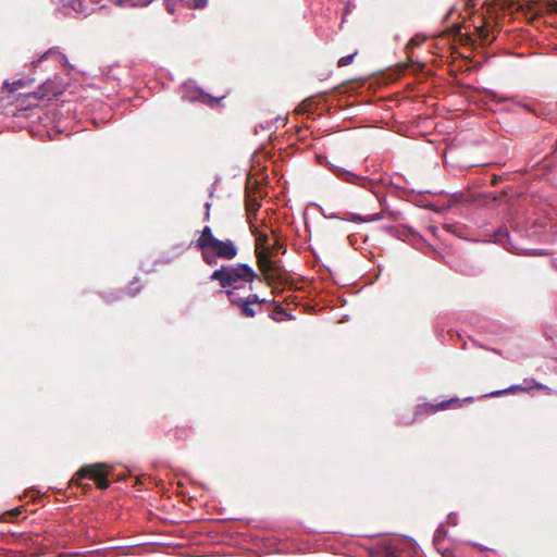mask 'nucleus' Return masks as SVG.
<instances>
[{
  "instance_id": "1",
  "label": "nucleus",
  "mask_w": 557,
  "mask_h": 557,
  "mask_svg": "<svg viewBox=\"0 0 557 557\" xmlns=\"http://www.w3.org/2000/svg\"><path fill=\"white\" fill-rule=\"evenodd\" d=\"M201 251V258L208 265L216 264L218 259L233 260L238 252L232 239L220 240L212 234L210 226H205L195 244Z\"/></svg>"
},
{
  "instance_id": "2",
  "label": "nucleus",
  "mask_w": 557,
  "mask_h": 557,
  "mask_svg": "<svg viewBox=\"0 0 557 557\" xmlns=\"http://www.w3.org/2000/svg\"><path fill=\"white\" fill-rule=\"evenodd\" d=\"M257 277V273L245 263L223 265L210 275V280L218 281L225 292L233 290L234 293L247 284H251Z\"/></svg>"
},
{
  "instance_id": "11",
  "label": "nucleus",
  "mask_w": 557,
  "mask_h": 557,
  "mask_svg": "<svg viewBox=\"0 0 557 557\" xmlns=\"http://www.w3.org/2000/svg\"><path fill=\"white\" fill-rule=\"evenodd\" d=\"M165 1V8L169 13L174 14L177 10V8L183 7L187 8V3H189V0H164Z\"/></svg>"
},
{
  "instance_id": "20",
  "label": "nucleus",
  "mask_w": 557,
  "mask_h": 557,
  "mask_svg": "<svg viewBox=\"0 0 557 557\" xmlns=\"http://www.w3.org/2000/svg\"><path fill=\"white\" fill-rule=\"evenodd\" d=\"M281 248H282V244L277 239H274L273 243L270 242L271 256L274 252L278 251Z\"/></svg>"
},
{
  "instance_id": "19",
  "label": "nucleus",
  "mask_w": 557,
  "mask_h": 557,
  "mask_svg": "<svg viewBox=\"0 0 557 557\" xmlns=\"http://www.w3.org/2000/svg\"><path fill=\"white\" fill-rule=\"evenodd\" d=\"M50 86H51V84H47V83L44 84L42 88L39 91V98H48V99H50L51 97H55L57 96V94H58L57 91H51V92H46L45 91Z\"/></svg>"
},
{
  "instance_id": "18",
  "label": "nucleus",
  "mask_w": 557,
  "mask_h": 557,
  "mask_svg": "<svg viewBox=\"0 0 557 557\" xmlns=\"http://www.w3.org/2000/svg\"><path fill=\"white\" fill-rule=\"evenodd\" d=\"M208 4V0H189L188 9H203Z\"/></svg>"
},
{
  "instance_id": "23",
  "label": "nucleus",
  "mask_w": 557,
  "mask_h": 557,
  "mask_svg": "<svg viewBox=\"0 0 557 557\" xmlns=\"http://www.w3.org/2000/svg\"><path fill=\"white\" fill-rule=\"evenodd\" d=\"M380 219H382V214L377 213V214H374L371 220L372 221H376V220H380Z\"/></svg>"
},
{
  "instance_id": "4",
  "label": "nucleus",
  "mask_w": 557,
  "mask_h": 557,
  "mask_svg": "<svg viewBox=\"0 0 557 557\" xmlns=\"http://www.w3.org/2000/svg\"><path fill=\"white\" fill-rule=\"evenodd\" d=\"M225 294L230 302L238 308L242 315L247 318H253L262 310V305L265 302V299H260L256 294H248L246 297H240L233 290H226Z\"/></svg>"
},
{
  "instance_id": "7",
  "label": "nucleus",
  "mask_w": 557,
  "mask_h": 557,
  "mask_svg": "<svg viewBox=\"0 0 557 557\" xmlns=\"http://www.w3.org/2000/svg\"><path fill=\"white\" fill-rule=\"evenodd\" d=\"M48 60H52L55 62V64H60L62 66H64L67 63L66 57L57 48L49 49L39 59L34 60L32 63L34 67H37L41 62Z\"/></svg>"
},
{
  "instance_id": "14",
  "label": "nucleus",
  "mask_w": 557,
  "mask_h": 557,
  "mask_svg": "<svg viewBox=\"0 0 557 557\" xmlns=\"http://www.w3.org/2000/svg\"><path fill=\"white\" fill-rule=\"evenodd\" d=\"M380 557H399L397 550L392 545H383L380 548Z\"/></svg>"
},
{
  "instance_id": "8",
  "label": "nucleus",
  "mask_w": 557,
  "mask_h": 557,
  "mask_svg": "<svg viewBox=\"0 0 557 557\" xmlns=\"http://www.w3.org/2000/svg\"><path fill=\"white\" fill-rule=\"evenodd\" d=\"M524 384L525 385H512L505 391L494 392V393H492V396H499L504 393L525 392V391H529L531 387H535L537 389H548L547 386L535 382L533 379H530V380L525 379Z\"/></svg>"
},
{
  "instance_id": "24",
  "label": "nucleus",
  "mask_w": 557,
  "mask_h": 557,
  "mask_svg": "<svg viewBox=\"0 0 557 557\" xmlns=\"http://www.w3.org/2000/svg\"><path fill=\"white\" fill-rule=\"evenodd\" d=\"M206 207H207L206 219L208 220L209 219V208H210V205L206 203Z\"/></svg>"
},
{
  "instance_id": "15",
  "label": "nucleus",
  "mask_w": 557,
  "mask_h": 557,
  "mask_svg": "<svg viewBox=\"0 0 557 557\" xmlns=\"http://www.w3.org/2000/svg\"><path fill=\"white\" fill-rule=\"evenodd\" d=\"M198 101L209 104V106H215L220 101L219 98H213L208 94L199 92L198 97L196 98Z\"/></svg>"
},
{
  "instance_id": "9",
  "label": "nucleus",
  "mask_w": 557,
  "mask_h": 557,
  "mask_svg": "<svg viewBox=\"0 0 557 557\" xmlns=\"http://www.w3.org/2000/svg\"><path fill=\"white\" fill-rule=\"evenodd\" d=\"M92 4L89 0H72L71 2L73 10L84 15L89 14L94 10Z\"/></svg>"
},
{
  "instance_id": "26",
  "label": "nucleus",
  "mask_w": 557,
  "mask_h": 557,
  "mask_svg": "<svg viewBox=\"0 0 557 557\" xmlns=\"http://www.w3.org/2000/svg\"><path fill=\"white\" fill-rule=\"evenodd\" d=\"M90 3H97L98 0H89Z\"/></svg>"
},
{
  "instance_id": "5",
  "label": "nucleus",
  "mask_w": 557,
  "mask_h": 557,
  "mask_svg": "<svg viewBox=\"0 0 557 557\" xmlns=\"http://www.w3.org/2000/svg\"><path fill=\"white\" fill-rule=\"evenodd\" d=\"M271 237L269 234L259 233L256 238V255L259 270L268 274L275 270V263L271 259Z\"/></svg>"
},
{
  "instance_id": "13",
  "label": "nucleus",
  "mask_w": 557,
  "mask_h": 557,
  "mask_svg": "<svg viewBox=\"0 0 557 557\" xmlns=\"http://www.w3.org/2000/svg\"><path fill=\"white\" fill-rule=\"evenodd\" d=\"M121 66L120 65H113V66H110L108 69V71L106 72L104 76L109 81V79H113V81H119L121 82V76H120V71H121Z\"/></svg>"
},
{
  "instance_id": "12",
  "label": "nucleus",
  "mask_w": 557,
  "mask_h": 557,
  "mask_svg": "<svg viewBox=\"0 0 557 557\" xmlns=\"http://www.w3.org/2000/svg\"><path fill=\"white\" fill-rule=\"evenodd\" d=\"M446 533L447 532L443 525L437 527L434 537H433V544L437 550H440L441 543L444 540V537L446 536Z\"/></svg>"
},
{
  "instance_id": "21",
  "label": "nucleus",
  "mask_w": 557,
  "mask_h": 557,
  "mask_svg": "<svg viewBox=\"0 0 557 557\" xmlns=\"http://www.w3.org/2000/svg\"><path fill=\"white\" fill-rule=\"evenodd\" d=\"M24 81L23 79H18V81H15L11 84L10 86V90L11 91H15L17 90L18 88L23 87L24 86Z\"/></svg>"
},
{
  "instance_id": "16",
  "label": "nucleus",
  "mask_w": 557,
  "mask_h": 557,
  "mask_svg": "<svg viewBox=\"0 0 557 557\" xmlns=\"http://www.w3.org/2000/svg\"><path fill=\"white\" fill-rule=\"evenodd\" d=\"M453 404H458L459 405V399L458 398H451L449 400L438 403V404L432 406V412H435V411H438V410H445V409L449 408L450 405H453Z\"/></svg>"
},
{
  "instance_id": "6",
  "label": "nucleus",
  "mask_w": 557,
  "mask_h": 557,
  "mask_svg": "<svg viewBox=\"0 0 557 557\" xmlns=\"http://www.w3.org/2000/svg\"><path fill=\"white\" fill-rule=\"evenodd\" d=\"M333 173L336 177L349 184H355L361 187H367L370 184V181L367 177L359 176L339 166L334 168Z\"/></svg>"
},
{
  "instance_id": "22",
  "label": "nucleus",
  "mask_w": 557,
  "mask_h": 557,
  "mask_svg": "<svg viewBox=\"0 0 557 557\" xmlns=\"http://www.w3.org/2000/svg\"><path fill=\"white\" fill-rule=\"evenodd\" d=\"M476 28H478L480 37L483 38V39H487V37H488L487 28L484 25H482L480 27H476Z\"/></svg>"
},
{
  "instance_id": "3",
  "label": "nucleus",
  "mask_w": 557,
  "mask_h": 557,
  "mask_svg": "<svg viewBox=\"0 0 557 557\" xmlns=\"http://www.w3.org/2000/svg\"><path fill=\"white\" fill-rule=\"evenodd\" d=\"M110 472V468L104 463H95L82 467L75 476L72 479V483L84 486L83 480L89 479L94 480L97 486L100 490H106L109 487L108 474Z\"/></svg>"
},
{
  "instance_id": "10",
  "label": "nucleus",
  "mask_w": 557,
  "mask_h": 557,
  "mask_svg": "<svg viewBox=\"0 0 557 557\" xmlns=\"http://www.w3.org/2000/svg\"><path fill=\"white\" fill-rule=\"evenodd\" d=\"M119 7H146L152 0H112Z\"/></svg>"
},
{
  "instance_id": "17",
  "label": "nucleus",
  "mask_w": 557,
  "mask_h": 557,
  "mask_svg": "<svg viewBox=\"0 0 557 557\" xmlns=\"http://www.w3.org/2000/svg\"><path fill=\"white\" fill-rule=\"evenodd\" d=\"M357 55V51L348 54V55H345V57H342L338 61H337V66L338 67H344V66H347L349 65L350 63H352L355 57Z\"/></svg>"
},
{
  "instance_id": "25",
  "label": "nucleus",
  "mask_w": 557,
  "mask_h": 557,
  "mask_svg": "<svg viewBox=\"0 0 557 557\" xmlns=\"http://www.w3.org/2000/svg\"><path fill=\"white\" fill-rule=\"evenodd\" d=\"M443 557H449L451 554L448 550L442 553Z\"/></svg>"
}]
</instances>
